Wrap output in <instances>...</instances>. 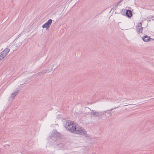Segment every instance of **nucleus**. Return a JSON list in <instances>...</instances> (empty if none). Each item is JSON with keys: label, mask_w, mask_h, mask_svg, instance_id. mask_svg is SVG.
I'll list each match as a JSON object with an SVG mask.
<instances>
[{"label": "nucleus", "mask_w": 154, "mask_h": 154, "mask_svg": "<svg viewBox=\"0 0 154 154\" xmlns=\"http://www.w3.org/2000/svg\"><path fill=\"white\" fill-rule=\"evenodd\" d=\"M70 131L74 133L80 134L81 135H84L85 137H88V135L87 134V132L85 129L82 127H80L79 125H77L75 126H72L71 128H70Z\"/></svg>", "instance_id": "obj_1"}, {"label": "nucleus", "mask_w": 154, "mask_h": 154, "mask_svg": "<svg viewBox=\"0 0 154 154\" xmlns=\"http://www.w3.org/2000/svg\"><path fill=\"white\" fill-rule=\"evenodd\" d=\"M60 137L61 134L58 133L56 130L51 134V137H50V140H51L52 143H54Z\"/></svg>", "instance_id": "obj_2"}, {"label": "nucleus", "mask_w": 154, "mask_h": 154, "mask_svg": "<svg viewBox=\"0 0 154 154\" xmlns=\"http://www.w3.org/2000/svg\"><path fill=\"white\" fill-rule=\"evenodd\" d=\"M1 53L2 54H0V57H2V59L6 56V54H4V53L1 52Z\"/></svg>", "instance_id": "obj_13"}, {"label": "nucleus", "mask_w": 154, "mask_h": 154, "mask_svg": "<svg viewBox=\"0 0 154 154\" xmlns=\"http://www.w3.org/2000/svg\"><path fill=\"white\" fill-rule=\"evenodd\" d=\"M36 75H41L40 72H38L36 73Z\"/></svg>", "instance_id": "obj_16"}, {"label": "nucleus", "mask_w": 154, "mask_h": 154, "mask_svg": "<svg viewBox=\"0 0 154 154\" xmlns=\"http://www.w3.org/2000/svg\"><path fill=\"white\" fill-rule=\"evenodd\" d=\"M118 4H117L116 5H115V6H114L112 8V9H113V10H115L116 8H117L118 7Z\"/></svg>", "instance_id": "obj_14"}, {"label": "nucleus", "mask_w": 154, "mask_h": 154, "mask_svg": "<svg viewBox=\"0 0 154 154\" xmlns=\"http://www.w3.org/2000/svg\"><path fill=\"white\" fill-rule=\"evenodd\" d=\"M126 16L128 18L131 17L133 16L132 11L130 10H127L126 12Z\"/></svg>", "instance_id": "obj_8"}, {"label": "nucleus", "mask_w": 154, "mask_h": 154, "mask_svg": "<svg viewBox=\"0 0 154 154\" xmlns=\"http://www.w3.org/2000/svg\"><path fill=\"white\" fill-rule=\"evenodd\" d=\"M117 107H116L117 108ZM116 108V107H115L114 108H112L109 110L110 111H111L113 109H115ZM104 118H105V120L109 116H111L112 115V113L109 112V110H107V111L104 112Z\"/></svg>", "instance_id": "obj_5"}, {"label": "nucleus", "mask_w": 154, "mask_h": 154, "mask_svg": "<svg viewBox=\"0 0 154 154\" xmlns=\"http://www.w3.org/2000/svg\"><path fill=\"white\" fill-rule=\"evenodd\" d=\"M143 27H141L140 28H138L137 29V32H139V33H142L143 30Z\"/></svg>", "instance_id": "obj_11"}, {"label": "nucleus", "mask_w": 154, "mask_h": 154, "mask_svg": "<svg viewBox=\"0 0 154 154\" xmlns=\"http://www.w3.org/2000/svg\"><path fill=\"white\" fill-rule=\"evenodd\" d=\"M66 124L65 127L66 129L69 130L70 131V128H71L72 126H73V125L72 124H71V121L70 120H66Z\"/></svg>", "instance_id": "obj_6"}, {"label": "nucleus", "mask_w": 154, "mask_h": 154, "mask_svg": "<svg viewBox=\"0 0 154 154\" xmlns=\"http://www.w3.org/2000/svg\"><path fill=\"white\" fill-rule=\"evenodd\" d=\"M142 25V23H140V24L138 25L137 27H141Z\"/></svg>", "instance_id": "obj_15"}, {"label": "nucleus", "mask_w": 154, "mask_h": 154, "mask_svg": "<svg viewBox=\"0 0 154 154\" xmlns=\"http://www.w3.org/2000/svg\"><path fill=\"white\" fill-rule=\"evenodd\" d=\"M19 91V90H17V91H15L14 93H12L11 94V97L12 98H14V97L17 95L18 94V92Z\"/></svg>", "instance_id": "obj_10"}, {"label": "nucleus", "mask_w": 154, "mask_h": 154, "mask_svg": "<svg viewBox=\"0 0 154 154\" xmlns=\"http://www.w3.org/2000/svg\"><path fill=\"white\" fill-rule=\"evenodd\" d=\"M52 20L51 19H50L48 20L47 22L45 23L42 25V27L43 28H46L47 29H48L50 26L51 25L52 23Z\"/></svg>", "instance_id": "obj_4"}, {"label": "nucleus", "mask_w": 154, "mask_h": 154, "mask_svg": "<svg viewBox=\"0 0 154 154\" xmlns=\"http://www.w3.org/2000/svg\"><path fill=\"white\" fill-rule=\"evenodd\" d=\"M104 112H93L91 113V116H100L103 120H105L104 118Z\"/></svg>", "instance_id": "obj_3"}, {"label": "nucleus", "mask_w": 154, "mask_h": 154, "mask_svg": "<svg viewBox=\"0 0 154 154\" xmlns=\"http://www.w3.org/2000/svg\"><path fill=\"white\" fill-rule=\"evenodd\" d=\"M21 44H21V42H20V45H19V46H20V45H21Z\"/></svg>", "instance_id": "obj_17"}, {"label": "nucleus", "mask_w": 154, "mask_h": 154, "mask_svg": "<svg viewBox=\"0 0 154 154\" xmlns=\"http://www.w3.org/2000/svg\"><path fill=\"white\" fill-rule=\"evenodd\" d=\"M1 59H1V58H0V60Z\"/></svg>", "instance_id": "obj_18"}, {"label": "nucleus", "mask_w": 154, "mask_h": 154, "mask_svg": "<svg viewBox=\"0 0 154 154\" xmlns=\"http://www.w3.org/2000/svg\"><path fill=\"white\" fill-rule=\"evenodd\" d=\"M143 40L145 42H148L150 41L151 40H154V39L150 38L149 36L147 35H145L142 37Z\"/></svg>", "instance_id": "obj_7"}, {"label": "nucleus", "mask_w": 154, "mask_h": 154, "mask_svg": "<svg viewBox=\"0 0 154 154\" xmlns=\"http://www.w3.org/2000/svg\"><path fill=\"white\" fill-rule=\"evenodd\" d=\"M47 69H45L42 71L40 72L41 75H43V74H45L47 72Z\"/></svg>", "instance_id": "obj_12"}, {"label": "nucleus", "mask_w": 154, "mask_h": 154, "mask_svg": "<svg viewBox=\"0 0 154 154\" xmlns=\"http://www.w3.org/2000/svg\"><path fill=\"white\" fill-rule=\"evenodd\" d=\"M10 50L8 48H6L3 51L2 53H3L4 54H6V56L8 54V52Z\"/></svg>", "instance_id": "obj_9"}]
</instances>
